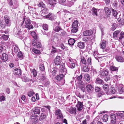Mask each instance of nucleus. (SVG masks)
<instances>
[{"label":"nucleus","mask_w":124,"mask_h":124,"mask_svg":"<svg viewBox=\"0 0 124 124\" xmlns=\"http://www.w3.org/2000/svg\"><path fill=\"white\" fill-rule=\"evenodd\" d=\"M25 21V27L28 30H29L31 29H33V26L31 24L30 20L27 18H24L23 19V21L21 23L20 26H22Z\"/></svg>","instance_id":"f257e3e1"},{"label":"nucleus","mask_w":124,"mask_h":124,"mask_svg":"<svg viewBox=\"0 0 124 124\" xmlns=\"http://www.w3.org/2000/svg\"><path fill=\"white\" fill-rule=\"evenodd\" d=\"M9 44L10 45H12V52H14L15 53H16L19 51V49L17 46L15 45H13L14 43L13 42L11 41H9Z\"/></svg>","instance_id":"f03ea898"},{"label":"nucleus","mask_w":124,"mask_h":124,"mask_svg":"<svg viewBox=\"0 0 124 124\" xmlns=\"http://www.w3.org/2000/svg\"><path fill=\"white\" fill-rule=\"evenodd\" d=\"M60 69V71L62 73V74L64 75H65L67 73V70L65 68L64 64L61 65Z\"/></svg>","instance_id":"7ed1b4c3"},{"label":"nucleus","mask_w":124,"mask_h":124,"mask_svg":"<svg viewBox=\"0 0 124 124\" xmlns=\"http://www.w3.org/2000/svg\"><path fill=\"white\" fill-rule=\"evenodd\" d=\"M55 114L58 119H62L63 118L62 114L60 109H58L56 110Z\"/></svg>","instance_id":"20e7f679"},{"label":"nucleus","mask_w":124,"mask_h":124,"mask_svg":"<svg viewBox=\"0 0 124 124\" xmlns=\"http://www.w3.org/2000/svg\"><path fill=\"white\" fill-rule=\"evenodd\" d=\"M108 73V71L106 70H101L100 71V77L102 78H103L107 75Z\"/></svg>","instance_id":"39448f33"},{"label":"nucleus","mask_w":124,"mask_h":124,"mask_svg":"<svg viewBox=\"0 0 124 124\" xmlns=\"http://www.w3.org/2000/svg\"><path fill=\"white\" fill-rule=\"evenodd\" d=\"M84 105L83 104V102H80L78 101L76 105L77 110L79 111L81 110L83 108Z\"/></svg>","instance_id":"423d86ee"},{"label":"nucleus","mask_w":124,"mask_h":124,"mask_svg":"<svg viewBox=\"0 0 124 124\" xmlns=\"http://www.w3.org/2000/svg\"><path fill=\"white\" fill-rule=\"evenodd\" d=\"M61 57L58 56H57L55 58L54 62L56 65H60L61 62Z\"/></svg>","instance_id":"0eeeda50"},{"label":"nucleus","mask_w":124,"mask_h":124,"mask_svg":"<svg viewBox=\"0 0 124 124\" xmlns=\"http://www.w3.org/2000/svg\"><path fill=\"white\" fill-rule=\"evenodd\" d=\"M93 33L92 31L91 30H87L84 31L83 34L84 36H90L92 35Z\"/></svg>","instance_id":"6e6552de"},{"label":"nucleus","mask_w":124,"mask_h":124,"mask_svg":"<svg viewBox=\"0 0 124 124\" xmlns=\"http://www.w3.org/2000/svg\"><path fill=\"white\" fill-rule=\"evenodd\" d=\"M13 73L15 75L19 76L21 75L22 71L20 69L16 68L14 69Z\"/></svg>","instance_id":"1a4fd4ad"},{"label":"nucleus","mask_w":124,"mask_h":124,"mask_svg":"<svg viewBox=\"0 0 124 124\" xmlns=\"http://www.w3.org/2000/svg\"><path fill=\"white\" fill-rule=\"evenodd\" d=\"M86 88L87 91L88 93H90L94 89L93 87L90 84L87 85L86 86Z\"/></svg>","instance_id":"9d476101"},{"label":"nucleus","mask_w":124,"mask_h":124,"mask_svg":"<svg viewBox=\"0 0 124 124\" xmlns=\"http://www.w3.org/2000/svg\"><path fill=\"white\" fill-rule=\"evenodd\" d=\"M77 111L76 108H75L71 107L69 109V112L71 114H75Z\"/></svg>","instance_id":"9b49d317"},{"label":"nucleus","mask_w":124,"mask_h":124,"mask_svg":"<svg viewBox=\"0 0 124 124\" xmlns=\"http://www.w3.org/2000/svg\"><path fill=\"white\" fill-rule=\"evenodd\" d=\"M120 32L119 31L117 30L115 31L113 33V37L115 39H117L118 38L119 39V38H118V37H119V36H118V35L119 34Z\"/></svg>","instance_id":"f8f14e48"},{"label":"nucleus","mask_w":124,"mask_h":124,"mask_svg":"<svg viewBox=\"0 0 124 124\" xmlns=\"http://www.w3.org/2000/svg\"><path fill=\"white\" fill-rule=\"evenodd\" d=\"M2 59L3 62H6L8 60V55L5 53L2 54Z\"/></svg>","instance_id":"ddd939ff"},{"label":"nucleus","mask_w":124,"mask_h":124,"mask_svg":"<svg viewBox=\"0 0 124 124\" xmlns=\"http://www.w3.org/2000/svg\"><path fill=\"white\" fill-rule=\"evenodd\" d=\"M105 11L107 16L109 17L110 16L111 14V11L109 8L108 7H106L104 8Z\"/></svg>","instance_id":"4468645a"},{"label":"nucleus","mask_w":124,"mask_h":124,"mask_svg":"<svg viewBox=\"0 0 124 124\" xmlns=\"http://www.w3.org/2000/svg\"><path fill=\"white\" fill-rule=\"evenodd\" d=\"M74 0H67L66 5L69 7L71 6L74 4Z\"/></svg>","instance_id":"2eb2a0df"},{"label":"nucleus","mask_w":124,"mask_h":124,"mask_svg":"<svg viewBox=\"0 0 124 124\" xmlns=\"http://www.w3.org/2000/svg\"><path fill=\"white\" fill-rule=\"evenodd\" d=\"M33 46H36L38 48L41 47V44L40 42H34L32 43Z\"/></svg>","instance_id":"dca6fc26"},{"label":"nucleus","mask_w":124,"mask_h":124,"mask_svg":"<svg viewBox=\"0 0 124 124\" xmlns=\"http://www.w3.org/2000/svg\"><path fill=\"white\" fill-rule=\"evenodd\" d=\"M116 59L118 62H124V59L122 57L116 56Z\"/></svg>","instance_id":"f3484780"},{"label":"nucleus","mask_w":124,"mask_h":124,"mask_svg":"<svg viewBox=\"0 0 124 124\" xmlns=\"http://www.w3.org/2000/svg\"><path fill=\"white\" fill-rule=\"evenodd\" d=\"M48 3L52 7H54L56 4V1H53V0H48Z\"/></svg>","instance_id":"a211bd4d"},{"label":"nucleus","mask_w":124,"mask_h":124,"mask_svg":"<svg viewBox=\"0 0 124 124\" xmlns=\"http://www.w3.org/2000/svg\"><path fill=\"white\" fill-rule=\"evenodd\" d=\"M78 22L77 20L74 21L72 25V28H78Z\"/></svg>","instance_id":"6ab92c4d"},{"label":"nucleus","mask_w":124,"mask_h":124,"mask_svg":"<svg viewBox=\"0 0 124 124\" xmlns=\"http://www.w3.org/2000/svg\"><path fill=\"white\" fill-rule=\"evenodd\" d=\"M109 69L112 71H117L118 68V67H115L114 66H111L110 67Z\"/></svg>","instance_id":"aec40b11"},{"label":"nucleus","mask_w":124,"mask_h":124,"mask_svg":"<svg viewBox=\"0 0 124 124\" xmlns=\"http://www.w3.org/2000/svg\"><path fill=\"white\" fill-rule=\"evenodd\" d=\"M75 40L73 39L70 38L68 41V43L69 45H73L75 42Z\"/></svg>","instance_id":"412c9836"},{"label":"nucleus","mask_w":124,"mask_h":124,"mask_svg":"<svg viewBox=\"0 0 124 124\" xmlns=\"http://www.w3.org/2000/svg\"><path fill=\"white\" fill-rule=\"evenodd\" d=\"M46 18H47L49 19L53 20L54 19V16L52 13H49L48 15L47 16H46Z\"/></svg>","instance_id":"4be33fe9"},{"label":"nucleus","mask_w":124,"mask_h":124,"mask_svg":"<svg viewBox=\"0 0 124 124\" xmlns=\"http://www.w3.org/2000/svg\"><path fill=\"white\" fill-rule=\"evenodd\" d=\"M103 88L107 92L109 90V87L108 85L107 84H105L103 85Z\"/></svg>","instance_id":"5701e85b"},{"label":"nucleus","mask_w":124,"mask_h":124,"mask_svg":"<svg viewBox=\"0 0 124 124\" xmlns=\"http://www.w3.org/2000/svg\"><path fill=\"white\" fill-rule=\"evenodd\" d=\"M48 12V10L47 8H45L42 11L41 15L43 16H46L45 15Z\"/></svg>","instance_id":"b1692460"},{"label":"nucleus","mask_w":124,"mask_h":124,"mask_svg":"<svg viewBox=\"0 0 124 124\" xmlns=\"http://www.w3.org/2000/svg\"><path fill=\"white\" fill-rule=\"evenodd\" d=\"M80 59L81 60V62L82 63L86 65L87 64V63L84 57L83 56H81L80 57Z\"/></svg>","instance_id":"393cba45"},{"label":"nucleus","mask_w":124,"mask_h":124,"mask_svg":"<svg viewBox=\"0 0 124 124\" xmlns=\"http://www.w3.org/2000/svg\"><path fill=\"white\" fill-rule=\"evenodd\" d=\"M64 77V75L62 74H61L57 75L55 77L56 79L58 81H60Z\"/></svg>","instance_id":"a878e982"},{"label":"nucleus","mask_w":124,"mask_h":124,"mask_svg":"<svg viewBox=\"0 0 124 124\" xmlns=\"http://www.w3.org/2000/svg\"><path fill=\"white\" fill-rule=\"evenodd\" d=\"M78 46L79 48L81 49L85 47L84 43L82 42L78 43Z\"/></svg>","instance_id":"bb28decb"},{"label":"nucleus","mask_w":124,"mask_h":124,"mask_svg":"<svg viewBox=\"0 0 124 124\" xmlns=\"http://www.w3.org/2000/svg\"><path fill=\"white\" fill-rule=\"evenodd\" d=\"M110 9L111 10H112V13L113 16L115 17H116L118 14V13L116 11L112 8H110Z\"/></svg>","instance_id":"cd10ccee"},{"label":"nucleus","mask_w":124,"mask_h":124,"mask_svg":"<svg viewBox=\"0 0 124 124\" xmlns=\"http://www.w3.org/2000/svg\"><path fill=\"white\" fill-rule=\"evenodd\" d=\"M84 77L87 81H88L90 80V77L89 75L87 74H86L84 75Z\"/></svg>","instance_id":"c85d7f7f"},{"label":"nucleus","mask_w":124,"mask_h":124,"mask_svg":"<svg viewBox=\"0 0 124 124\" xmlns=\"http://www.w3.org/2000/svg\"><path fill=\"white\" fill-rule=\"evenodd\" d=\"M92 14L93 15H96L97 16V9L94 8H92Z\"/></svg>","instance_id":"c756f323"},{"label":"nucleus","mask_w":124,"mask_h":124,"mask_svg":"<svg viewBox=\"0 0 124 124\" xmlns=\"http://www.w3.org/2000/svg\"><path fill=\"white\" fill-rule=\"evenodd\" d=\"M106 42L105 41H103L100 43V45L101 46V47L102 49L105 48L106 47Z\"/></svg>","instance_id":"7c9ffc66"},{"label":"nucleus","mask_w":124,"mask_h":124,"mask_svg":"<svg viewBox=\"0 0 124 124\" xmlns=\"http://www.w3.org/2000/svg\"><path fill=\"white\" fill-rule=\"evenodd\" d=\"M17 56L20 59H22L23 58V55L21 51L18 52L17 54Z\"/></svg>","instance_id":"2f4dec72"},{"label":"nucleus","mask_w":124,"mask_h":124,"mask_svg":"<svg viewBox=\"0 0 124 124\" xmlns=\"http://www.w3.org/2000/svg\"><path fill=\"white\" fill-rule=\"evenodd\" d=\"M108 116L107 115L105 114L104 115L102 118V120L103 122H107L108 120Z\"/></svg>","instance_id":"473e14b6"},{"label":"nucleus","mask_w":124,"mask_h":124,"mask_svg":"<svg viewBox=\"0 0 124 124\" xmlns=\"http://www.w3.org/2000/svg\"><path fill=\"white\" fill-rule=\"evenodd\" d=\"M67 64L69 68L71 69H73L75 67V64L73 62L72 63H71V64L68 63Z\"/></svg>","instance_id":"72a5a7b5"},{"label":"nucleus","mask_w":124,"mask_h":124,"mask_svg":"<svg viewBox=\"0 0 124 124\" xmlns=\"http://www.w3.org/2000/svg\"><path fill=\"white\" fill-rule=\"evenodd\" d=\"M40 112L39 108H37L34 110V113L35 114H39Z\"/></svg>","instance_id":"f704fd0d"},{"label":"nucleus","mask_w":124,"mask_h":124,"mask_svg":"<svg viewBox=\"0 0 124 124\" xmlns=\"http://www.w3.org/2000/svg\"><path fill=\"white\" fill-rule=\"evenodd\" d=\"M31 34L33 38L35 39H38L37 35L35 32L34 31H32L31 33Z\"/></svg>","instance_id":"c9c22d12"},{"label":"nucleus","mask_w":124,"mask_h":124,"mask_svg":"<svg viewBox=\"0 0 124 124\" xmlns=\"http://www.w3.org/2000/svg\"><path fill=\"white\" fill-rule=\"evenodd\" d=\"M104 78V80L106 82L109 80L111 78V76L110 75H108V74Z\"/></svg>","instance_id":"e433bc0d"},{"label":"nucleus","mask_w":124,"mask_h":124,"mask_svg":"<svg viewBox=\"0 0 124 124\" xmlns=\"http://www.w3.org/2000/svg\"><path fill=\"white\" fill-rule=\"evenodd\" d=\"M62 30L61 27L59 26H56L54 29V31L57 32H58L59 31Z\"/></svg>","instance_id":"4c0bfd02"},{"label":"nucleus","mask_w":124,"mask_h":124,"mask_svg":"<svg viewBox=\"0 0 124 124\" xmlns=\"http://www.w3.org/2000/svg\"><path fill=\"white\" fill-rule=\"evenodd\" d=\"M82 82L81 83V84H82ZM79 88L83 92L85 91V88L84 85L83 84H81L79 86Z\"/></svg>","instance_id":"58836bf2"},{"label":"nucleus","mask_w":124,"mask_h":124,"mask_svg":"<svg viewBox=\"0 0 124 124\" xmlns=\"http://www.w3.org/2000/svg\"><path fill=\"white\" fill-rule=\"evenodd\" d=\"M38 119L37 118H33L32 119V124H35L38 122Z\"/></svg>","instance_id":"ea45409f"},{"label":"nucleus","mask_w":124,"mask_h":124,"mask_svg":"<svg viewBox=\"0 0 124 124\" xmlns=\"http://www.w3.org/2000/svg\"><path fill=\"white\" fill-rule=\"evenodd\" d=\"M47 115L45 114L44 113L41 114V116L40 117V119L43 120L45 119Z\"/></svg>","instance_id":"a19ab883"},{"label":"nucleus","mask_w":124,"mask_h":124,"mask_svg":"<svg viewBox=\"0 0 124 124\" xmlns=\"http://www.w3.org/2000/svg\"><path fill=\"white\" fill-rule=\"evenodd\" d=\"M40 79L42 81H46L47 79L46 76L44 75H42L40 77Z\"/></svg>","instance_id":"79ce46f5"},{"label":"nucleus","mask_w":124,"mask_h":124,"mask_svg":"<svg viewBox=\"0 0 124 124\" xmlns=\"http://www.w3.org/2000/svg\"><path fill=\"white\" fill-rule=\"evenodd\" d=\"M52 49L51 52L52 54H54L57 52L56 48L54 47L53 46H52Z\"/></svg>","instance_id":"37998d69"},{"label":"nucleus","mask_w":124,"mask_h":124,"mask_svg":"<svg viewBox=\"0 0 124 124\" xmlns=\"http://www.w3.org/2000/svg\"><path fill=\"white\" fill-rule=\"evenodd\" d=\"M14 33L16 35H19L20 33V31H19L18 30L17 31V28H15L14 30Z\"/></svg>","instance_id":"c03bdc74"},{"label":"nucleus","mask_w":124,"mask_h":124,"mask_svg":"<svg viewBox=\"0 0 124 124\" xmlns=\"http://www.w3.org/2000/svg\"><path fill=\"white\" fill-rule=\"evenodd\" d=\"M1 38L4 40H7L8 39V35H5L4 34H3L1 36Z\"/></svg>","instance_id":"a18cd8bd"},{"label":"nucleus","mask_w":124,"mask_h":124,"mask_svg":"<svg viewBox=\"0 0 124 124\" xmlns=\"http://www.w3.org/2000/svg\"><path fill=\"white\" fill-rule=\"evenodd\" d=\"M59 3L62 4H65L66 5V0H59Z\"/></svg>","instance_id":"49530a36"},{"label":"nucleus","mask_w":124,"mask_h":124,"mask_svg":"<svg viewBox=\"0 0 124 124\" xmlns=\"http://www.w3.org/2000/svg\"><path fill=\"white\" fill-rule=\"evenodd\" d=\"M38 6L42 8H44L45 7V4L42 2H40Z\"/></svg>","instance_id":"de8ad7c7"},{"label":"nucleus","mask_w":124,"mask_h":124,"mask_svg":"<svg viewBox=\"0 0 124 124\" xmlns=\"http://www.w3.org/2000/svg\"><path fill=\"white\" fill-rule=\"evenodd\" d=\"M119 37V39L120 40H121L122 38H124V32L123 31L120 33Z\"/></svg>","instance_id":"09e8293b"},{"label":"nucleus","mask_w":124,"mask_h":124,"mask_svg":"<svg viewBox=\"0 0 124 124\" xmlns=\"http://www.w3.org/2000/svg\"><path fill=\"white\" fill-rule=\"evenodd\" d=\"M83 71L85 72H87L89 70V69L86 66L84 67L82 69Z\"/></svg>","instance_id":"8fccbe9b"},{"label":"nucleus","mask_w":124,"mask_h":124,"mask_svg":"<svg viewBox=\"0 0 124 124\" xmlns=\"http://www.w3.org/2000/svg\"><path fill=\"white\" fill-rule=\"evenodd\" d=\"M32 51L36 54H39L40 53V51L35 48H33L32 50Z\"/></svg>","instance_id":"3c124183"},{"label":"nucleus","mask_w":124,"mask_h":124,"mask_svg":"<svg viewBox=\"0 0 124 124\" xmlns=\"http://www.w3.org/2000/svg\"><path fill=\"white\" fill-rule=\"evenodd\" d=\"M91 60L92 59L91 58H89L87 60V64H88L89 65H91L92 64Z\"/></svg>","instance_id":"603ef678"},{"label":"nucleus","mask_w":124,"mask_h":124,"mask_svg":"<svg viewBox=\"0 0 124 124\" xmlns=\"http://www.w3.org/2000/svg\"><path fill=\"white\" fill-rule=\"evenodd\" d=\"M96 80L97 83L99 84H101L102 82V80L99 78H97L96 79Z\"/></svg>","instance_id":"864d4df0"},{"label":"nucleus","mask_w":124,"mask_h":124,"mask_svg":"<svg viewBox=\"0 0 124 124\" xmlns=\"http://www.w3.org/2000/svg\"><path fill=\"white\" fill-rule=\"evenodd\" d=\"M4 20L7 24H8V16L6 15L4 17Z\"/></svg>","instance_id":"5fc2aeb1"},{"label":"nucleus","mask_w":124,"mask_h":124,"mask_svg":"<svg viewBox=\"0 0 124 124\" xmlns=\"http://www.w3.org/2000/svg\"><path fill=\"white\" fill-rule=\"evenodd\" d=\"M72 29L71 30V32L73 33H75L78 30V28H72Z\"/></svg>","instance_id":"6e6d98bb"},{"label":"nucleus","mask_w":124,"mask_h":124,"mask_svg":"<svg viewBox=\"0 0 124 124\" xmlns=\"http://www.w3.org/2000/svg\"><path fill=\"white\" fill-rule=\"evenodd\" d=\"M90 39V37H85L82 39L83 40L85 41H87Z\"/></svg>","instance_id":"4d7b16f0"},{"label":"nucleus","mask_w":124,"mask_h":124,"mask_svg":"<svg viewBox=\"0 0 124 124\" xmlns=\"http://www.w3.org/2000/svg\"><path fill=\"white\" fill-rule=\"evenodd\" d=\"M43 29L45 30H48V26L47 24H44L43 25Z\"/></svg>","instance_id":"13d9d810"},{"label":"nucleus","mask_w":124,"mask_h":124,"mask_svg":"<svg viewBox=\"0 0 124 124\" xmlns=\"http://www.w3.org/2000/svg\"><path fill=\"white\" fill-rule=\"evenodd\" d=\"M111 120H116L115 115L114 114H111Z\"/></svg>","instance_id":"bf43d9fd"},{"label":"nucleus","mask_w":124,"mask_h":124,"mask_svg":"<svg viewBox=\"0 0 124 124\" xmlns=\"http://www.w3.org/2000/svg\"><path fill=\"white\" fill-rule=\"evenodd\" d=\"M33 91H31L28 92V95L29 97H31L33 95Z\"/></svg>","instance_id":"052dcab7"},{"label":"nucleus","mask_w":124,"mask_h":124,"mask_svg":"<svg viewBox=\"0 0 124 124\" xmlns=\"http://www.w3.org/2000/svg\"><path fill=\"white\" fill-rule=\"evenodd\" d=\"M39 69L43 71L45 70V68L44 65L41 64L39 66Z\"/></svg>","instance_id":"680f3d73"},{"label":"nucleus","mask_w":124,"mask_h":124,"mask_svg":"<svg viewBox=\"0 0 124 124\" xmlns=\"http://www.w3.org/2000/svg\"><path fill=\"white\" fill-rule=\"evenodd\" d=\"M32 72L34 76L35 77L37 75V73L36 70L34 69H33L32 70Z\"/></svg>","instance_id":"e2e57ef3"},{"label":"nucleus","mask_w":124,"mask_h":124,"mask_svg":"<svg viewBox=\"0 0 124 124\" xmlns=\"http://www.w3.org/2000/svg\"><path fill=\"white\" fill-rule=\"evenodd\" d=\"M111 93L112 94H114L116 92V90L115 88L113 87L111 88Z\"/></svg>","instance_id":"0e129e2a"},{"label":"nucleus","mask_w":124,"mask_h":124,"mask_svg":"<svg viewBox=\"0 0 124 124\" xmlns=\"http://www.w3.org/2000/svg\"><path fill=\"white\" fill-rule=\"evenodd\" d=\"M105 1V4L108 5L109 4L110 2V0H104Z\"/></svg>","instance_id":"69168bd1"},{"label":"nucleus","mask_w":124,"mask_h":124,"mask_svg":"<svg viewBox=\"0 0 124 124\" xmlns=\"http://www.w3.org/2000/svg\"><path fill=\"white\" fill-rule=\"evenodd\" d=\"M82 75L81 74L79 76H78L77 77L78 80L79 81H81L82 80Z\"/></svg>","instance_id":"338daca9"},{"label":"nucleus","mask_w":124,"mask_h":124,"mask_svg":"<svg viewBox=\"0 0 124 124\" xmlns=\"http://www.w3.org/2000/svg\"><path fill=\"white\" fill-rule=\"evenodd\" d=\"M5 98L4 96H2L0 97V101H4L5 100Z\"/></svg>","instance_id":"774afa93"}]
</instances>
